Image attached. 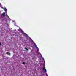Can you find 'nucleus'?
Returning <instances> with one entry per match:
<instances>
[{
	"label": "nucleus",
	"mask_w": 76,
	"mask_h": 76,
	"mask_svg": "<svg viewBox=\"0 0 76 76\" xmlns=\"http://www.w3.org/2000/svg\"><path fill=\"white\" fill-rule=\"evenodd\" d=\"M21 31V33H22V34H25L26 35H27V34H26L25 33H24V32H23V31L22 30V29L20 28H19L18 29V31Z\"/></svg>",
	"instance_id": "f257e3e1"
},
{
	"label": "nucleus",
	"mask_w": 76,
	"mask_h": 76,
	"mask_svg": "<svg viewBox=\"0 0 76 76\" xmlns=\"http://www.w3.org/2000/svg\"><path fill=\"white\" fill-rule=\"evenodd\" d=\"M44 67L42 70H44V71H45V72H47V69H45V65H44Z\"/></svg>",
	"instance_id": "f03ea898"
},
{
	"label": "nucleus",
	"mask_w": 76,
	"mask_h": 76,
	"mask_svg": "<svg viewBox=\"0 0 76 76\" xmlns=\"http://www.w3.org/2000/svg\"><path fill=\"white\" fill-rule=\"evenodd\" d=\"M1 8H2L3 9H4V11H5V12H7V9H6V8H3L2 7H1Z\"/></svg>",
	"instance_id": "7ed1b4c3"
},
{
	"label": "nucleus",
	"mask_w": 76,
	"mask_h": 76,
	"mask_svg": "<svg viewBox=\"0 0 76 76\" xmlns=\"http://www.w3.org/2000/svg\"><path fill=\"white\" fill-rule=\"evenodd\" d=\"M5 16V12L2 14L1 16Z\"/></svg>",
	"instance_id": "20e7f679"
},
{
	"label": "nucleus",
	"mask_w": 76,
	"mask_h": 76,
	"mask_svg": "<svg viewBox=\"0 0 76 76\" xmlns=\"http://www.w3.org/2000/svg\"><path fill=\"white\" fill-rule=\"evenodd\" d=\"M6 54L7 55H9V56H10V52H7L6 53Z\"/></svg>",
	"instance_id": "39448f33"
},
{
	"label": "nucleus",
	"mask_w": 76,
	"mask_h": 76,
	"mask_svg": "<svg viewBox=\"0 0 76 76\" xmlns=\"http://www.w3.org/2000/svg\"><path fill=\"white\" fill-rule=\"evenodd\" d=\"M24 49L26 50V51H28V49L26 48H25Z\"/></svg>",
	"instance_id": "423d86ee"
},
{
	"label": "nucleus",
	"mask_w": 76,
	"mask_h": 76,
	"mask_svg": "<svg viewBox=\"0 0 76 76\" xmlns=\"http://www.w3.org/2000/svg\"><path fill=\"white\" fill-rule=\"evenodd\" d=\"M25 64V62H23V64Z\"/></svg>",
	"instance_id": "0eeeda50"
},
{
	"label": "nucleus",
	"mask_w": 76,
	"mask_h": 76,
	"mask_svg": "<svg viewBox=\"0 0 76 76\" xmlns=\"http://www.w3.org/2000/svg\"><path fill=\"white\" fill-rule=\"evenodd\" d=\"M35 46L36 47V48H37V45H36V44H35Z\"/></svg>",
	"instance_id": "6e6552de"
},
{
	"label": "nucleus",
	"mask_w": 76,
	"mask_h": 76,
	"mask_svg": "<svg viewBox=\"0 0 76 76\" xmlns=\"http://www.w3.org/2000/svg\"><path fill=\"white\" fill-rule=\"evenodd\" d=\"M7 18H8L9 19H10V18L9 17V16H7Z\"/></svg>",
	"instance_id": "1a4fd4ad"
},
{
	"label": "nucleus",
	"mask_w": 76,
	"mask_h": 76,
	"mask_svg": "<svg viewBox=\"0 0 76 76\" xmlns=\"http://www.w3.org/2000/svg\"><path fill=\"white\" fill-rule=\"evenodd\" d=\"M1 6V3H0V7Z\"/></svg>",
	"instance_id": "9d476101"
},
{
	"label": "nucleus",
	"mask_w": 76,
	"mask_h": 76,
	"mask_svg": "<svg viewBox=\"0 0 76 76\" xmlns=\"http://www.w3.org/2000/svg\"><path fill=\"white\" fill-rule=\"evenodd\" d=\"M1 45V43L0 42V46Z\"/></svg>",
	"instance_id": "9b49d317"
},
{
	"label": "nucleus",
	"mask_w": 76,
	"mask_h": 76,
	"mask_svg": "<svg viewBox=\"0 0 76 76\" xmlns=\"http://www.w3.org/2000/svg\"><path fill=\"white\" fill-rule=\"evenodd\" d=\"M6 16H8V15H7V14H6Z\"/></svg>",
	"instance_id": "f8f14e48"
},
{
	"label": "nucleus",
	"mask_w": 76,
	"mask_h": 76,
	"mask_svg": "<svg viewBox=\"0 0 76 76\" xmlns=\"http://www.w3.org/2000/svg\"><path fill=\"white\" fill-rule=\"evenodd\" d=\"M46 75H47V73H46Z\"/></svg>",
	"instance_id": "ddd939ff"
},
{
	"label": "nucleus",
	"mask_w": 76,
	"mask_h": 76,
	"mask_svg": "<svg viewBox=\"0 0 76 76\" xmlns=\"http://www.w3.org/2000/svg\"><path fill=\"white\" fill-rule=\"evenodd\" d=\"M33 42L34 43V42Z\"/></svg>",
	"instance_id": "4468645a"
},
{
	"label": "nucleus",
	"mask_w": 76,
	"mask_h": 76,
	"mask_svg": "<svg viewBox=\"0 0 76 76\" xmlns=\"http://www.w3.org/2000/svg\"><path fill=\"white\" fill-rule=\"evenodd\" d=\"M47 76H48V75H47Z\"/></svg>",
	"instance_id": "2eb2a0df"
}]
</instances>
